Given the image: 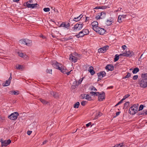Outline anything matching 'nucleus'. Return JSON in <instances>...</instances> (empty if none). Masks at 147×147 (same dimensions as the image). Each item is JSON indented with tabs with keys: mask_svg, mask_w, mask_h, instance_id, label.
Returning a JSON list of instances; mask_svg holds the SVG:
<instances>
[{
	"mask_svg": "<svg viewBox=\"0 0 147 147\" xmlns=\"http://www.w3.org/2000/svg\"><path fill=\"white\" fill-rule=\"evenodd\" d=\"M83 26V23L79 22L75 25L73 28L74 32H77L81 30Z\"/></svg>",
	"mask_w": 147,
	"mask_h": 147,
	"instance_id": "f257e3e1",
	"label": "nucleus"
},
{
	"mask_svg": "<svg viewBox=\"0 0 147 147\" xmlns=\"http://www.w3.org/2000/svg\"><path fill=\"white\" fill-rule=\"evenodd\" d=\"M138 107L136 105H134L133 106L131 107L129 110V112L131 115H134L136 112L137 111Z\"/></svg>",
	"mask_w": 147,
	"mask_h": 147,
	"instance_id": "f03ea898",
	"label": "nucleus"
},
{
	"mask_svg": "<svg viewBox=\"0 0 147 147\" xmlns=\"http://www.w3.org/2000/svg\"><path fill=\"white\" fill-rule=\"evenodd\" d=\"M138 84L141 88H145L147 87V80L146 79L143 78L139 81Z\"/></svg>",
	"mask_w": 147,
	"mask_h": 147,
	"instance_id": "7ed1b4c3",
	"label": "nucleus"
},
{
	"mask_svg": "<svg viewBox=\"0 0 147 147\" xmlns=\"http://www.w3.org/2000/svg\"><path fill=\"white\" fill-rule=\"evenodd\" d=\"M51 64L55 68L59 70H61V65L59 63L56 61H52L51 62Z\"/></svg>",
	"mask_w": 147,
	"mask_h": 147,
	"instance_id": "20e7f679",
	"label": "nucleus"
},
{
	"mask_svg": "<svg viewBox=\"0 0 147 147\" xmlns=\"http://www.w3.org/2000/svg\"><path fill=\"white\" fill-rule=\"evenodd\" d=\"M18 115V113L17 112H16L11 113L8 117L11 120H14L17 119Z\"/></svg>",
	"mask_w": 147,
	"mask_h": 147,
	"instance_id": "39448f33",
	"label": "nucleus"
},
{
	"mask_svg": "<svg viewBox=\"0 0 147 147\" xmlns=\"http://www.w3.org/2000/svg\"><path fill=\"white\" fill-rule=\"evenodd\" d=\"M134 55V53L133 51H125L124 53L120 54V55H123L127 57H131Z\"/></svg>",
	"mask_w": 147,
	"mask_h": 147,
	"instance_id": "423d86ee",
	"label": "nucleus"
},
{
	"mask_svg": "<svg viewBox=\"0 0 147 147\" xmlns=\"http://www.w3.org/2000/svg\"><path fill=\"white\" fill-rule=\"evenodd\" d=\"M98 100L99 101H101L105 99V93L103 91L100 93L98 94Z\"/></svg>",
	"mask_w": 147,
	"mask_h": 147,
	"instance_id": "0eeeda50",
	"label": "nucleus"
},
{
	"mask_svg": "<svg viewBox=\"0 0 147 147\" xmlns=\"http://www.w3.org/2000/svg\"><path fill=\"white\" fill-rule=\"evenodd\" d=\"M98 76V80L97 81H99L102 79V78L105 76L106 75V73L104 71H102L97 73Z\"/></svg>",
	"mask_w": 147,
	"mask_h": 147,
	"instance_id": "6e6552de",
	"label": "nucleus"
},
{
	"mask_svg": "<svg viewBox=\"0 0 147 147\" xmlns=\"http://www.w3.org/2000/svg\"><path fill=\"white\" fill-rule=\"evenodd\" d=\"M109 47L108 45L105 46L104 47L99 49L98 50V52L99 53H104L108 49Z\"/></svg>",
	"mask_w": 147,
	"mask_h": 147,
	"instance_id": "1a4fd4ad",
	"label": "nucleus"
},
{
	"mask_svg": "<svg viewBox=\"0 0 147 147\" xmlns=\"http://www.w3.org/2000/svg\"><path fill=\"white\" fill-rule=\"evenodd\" d=\"M96 30H95L94 31L100 34L103 35L105 32V30L104 29L99 27L96 28Z\"/></svg>",
	"mask_w": 147,
	"mask_h": 147,
	"instance_id": "9d476101",
	"label": "nucleus"
},
{
	"mask_svg": "<svg viewBox=\"0 0 147 147\" xmlns=\"http://www.w3.org/2000/svg\"><path fill=\"white\" fill-rule=\"evenodd\" d=\"M70 24L67 22H63L59 26V27H63L68 29L70 27Z\"/></svg>",
	"mask_w": 147,
	"mask_h": 147,
	"instance_id": "9b49d317",
	"label": "nucleus"
},
{
	"mask_svg": "<svg viewBox=\"0 0 147 147\" xmlns=\"http://www.w3.org/2000/svg\"><path fill=\"white\" fill-rule=\"evenodd\" d=\"M92 26V28L93 30H96V28H97L98 26V23L96 21H94L91 23Z\"/></svg>",
	"mask_w": 147,
	"mask_h": 147,
	"instance_id": "f8f14e48",
	"label": "nucleus"
},
{
	"mask_svg": "<svg viewBox=\"0 0 147 147\" xmlns=\"http://www.w3.org/2000/svg\"><path fill=\"white\" fill-rule=\"evenodd\" d=\"M11 142V141L9 139L7 140H4L3 142H2L1 146H6L9 144Z\"/></svg>",
	"mask_w": 147,
	"mask_h": 147,
	"instance_id": "ddd939ff",
	"label": "nucleus"
},
{
	"mask_svg": "<svg viewBox=\"0 0 147 147\" xmlns=\"http://www.w3.org/2000/svg\"><path fill=\"white\" fill-rule=\"evenodd\" d=\"M105 69L109 71H112L114 69V67L111 64L107 65L105 67Z\"/></svg>",
	"mask_w": 147,
	"mask_h": 147,
	"instance_id": "4468645a",
	"label": "nucleus"
},
{
	"mask_svg": "<svg viewBox=\"0 0 147 147\" xmlns=\"http://www.w3.org/2000/svg\"><path fill=\"white\" fill-rule=\"evenodd\" d=\"M50 94L53 96L54 98L57 99L59 98L58 93L56 92L51 91L50 92Z\"/></svg>",
	"mask_w": 147,
	"mask_h": 147,
	"instance_id": "2eb2a0df",
	"label": "nucleus"
},
{
	"mask_svg": "<svg viewBox=\"0 0 147 147\" xmlns=\"http://www.w3.org/2000/svg\"><path fill=\"white\" fill-rule=\"evenodd\" d=\"M69 59L72 62L76 63L77 61V58L76 57L73 56L72 54H71L70 55Z\"/></svg>",
	"mask_w": 147,
	"mask_h": 147,
	"instance_id": "dca6fc26",
	"label": "nucleus"
},
{
	"mask_svg": "<svg viewBox=\"0 0 147 147\" xmlns=\"http://www.w3.org/2000/svg\"><path fill=\"white\" fill-rule=\"evenodd\" d=\"M25 45L28 46H30L32 45V40L28 39H26Z\"/></svg>",
	"mask_w": 147,
	"mask_h": 147,
	"instance_id": "f3484780",
	"label": "nucleus"
},
{
	"mask_svg": "<svg viewBox=\"0 0 147 147\" xmlns=\"http://www.w3.org/2000/svg\"><path fill=\"white\" fill-rule=\"evenodd\" d=\"M88 71L92 75H93L95 74V71L94 70V68L92 66L89 67Z\"/></svg>",
	"mask_w": 147,
	"mask_h": 147,
	"instance_id": "a211bd4d",
	"label": "nucleus"
},
{
	"mask_svg": "<svg viewBox=\"0 0 147 147\" xmlns=\"http://www.w3.org/2000/svg\"><path fill=\"white\" fill-rule=\"evenodd\" d=\"M78 86V84H77V81H74L72 85L71 88L72 89H74Z\"/></svg>",
	"mask_w": 147,
	"mask_h": 147,
	"instance_id": "6ab92c4d",
	"label": "nucleus"
},
{
	"mask_svg": "<svg viewBox=\"0 0 147 147\" xmlns=\"http://www.w3.org/2000/svg\"><path fill=\"white\" fill-rule=\"evenodd\" d=\"M83 34L81 35V36H84L85 35H87L89 34V31L87 29H83Z\"/></svg>",
	"mask_w": 147,
	"mask_h": 147,
	"instance_id": "aec40b11",
	"label": "nucleus"
},
{
	"mask_svg": "<svg viewBox=\"0 0 147 147\" xmlns=\"http://www.w3.org/2000/svg\"><path fill=\"white\" fill-rule=\"evenodd\" d=\"M10 82V81H9L8 80H7L5 81V84H4V83H3V85L4 86H8L9 85Z\"/></svg>",
	"mask_w": 147,
	"mask_h": 147,
	"instance_id": "412c9836",
	"label": "nucleus"
},
{
	"mask_svg": "<svg viewBox=\"0 0 147 147\" xmlns=\"http://www.w3.org/2000/svg\"><path fill=\"white\" fill-rule=\"evenodd\" d=\"M16 67L17 69L19 70H22L24 68L23 66L20 65L16 66Z\"/></svg>",
	"mask_w": 147,
	"mask_h": 147,
	"instance_id": "4be33fe9",
	"label": "nucleus"
},
{
	"mask_svg": "<svg viewBox=\"0 0 147 147\" xmlns=\"http://www.w3.org/2000/svg\"><path fill=\"white\" fill-rule=\"evenodd\" d=\"M24 5L25 7H27L28 8H30L31 4L28 3V2H25L24 3Z\"/></svg>",
	"mask_w": 147,
	"mask_h": 147,
	"instance_id": "5701e85b",
	"label": "nucleus"
},
{
	"mask_svg": "<svg viewBox=\"0 0 147 147\" xmlns=\"http://www.w3.org/2000/svg\"><path fill=\"white\" fill-rule=\"evenodd\" d=\"M39 6V5L37 3L32 4H31V6L30 8H34L35 7H38Z\"/></svg>",
	"mask_w": 147,
	"mask_h": 147,
	"instance_id": "b1692460",
	"label": "nucleus"
},
{
	"mask_svg": "<svg viewBox=\"0 0 147 147\" xmlns=\"http://www.w3.org/2000/svg\"><path fill=\"white\" fill-rule=\"evenodd\" d=\"M119 56H120V55H118L117 54H116L115 55V58L114 59V62H116L119 60Z\"/></svg>",
	"mask_w": 147,
	"mask_h": 147,
	"instance_id": "393cba45",
	"label": "nucleus"
},
{
	"mask_svg": "<svg viewBox=\"0 0 147 147\" xmlns=\"http://www.w3.org/2000/svg\"><path fill=\"white\" fill-rule=\"evenodd\" d=\"M139 69L138 67H136L134 68L132 71V73L134 74H136L139 71Z\"/></svg>",
	"mask_w": 147,
	"mask_h": 147,
	"instance_id": "a878e982",
	"label": "nucleus"
},
{
	"mask_svg": "<svg viewBox=\"0 0 147 147\" xmlns=\"http://www.w3.org/2000/svg\"><path fill=\"white\" fill-rule=\"evenodd\" d=\"M61 71L64 74H66V72L68 71V70L66 69H64L63 68H62L61 67V70H59Z\"/></svg>",
	"mask_w": 147,
	"mask_h": 147,
	"instance_id": "bb28decb",
	"label": "nucleus"
},
{
	"mask_svg": "<svg viewBox=\"0 0 147 147\" xmlns=\"http://www.w3.org/2000/svg\"><path fill=\"white\" fill-rule=\"evenodd\" d=\"M80 103L78 102L75 104L74 105V107L75 108H78L80 105Z\"/></svg>",
	"mask_w": 147,
	"mask_h": 147,
	"instance_id": "cd10ccee",
	"label": "nucleus"
},
{
	"mask_svg": "<svg viewBox=\"0 0 147 147\" xmlns=\"http://www.w3.org/2000/svg\"><path fill=\"white\" fill-rule=\"evenodd\" d=\"M18 92L17 91V92H16L15 91H11L9 92V93L12 94H14L15 95H17L19 94Z\"/></svg>",
	"mask_w": 147,
	"mask_h": 147,
	"instance_id": "c85d7f7f",
	"label": "nucleus"
},
{
	"mask_svg": "<svg viewBox=\"0 0 147 147\" xmlns=\"http://www.w3.org/2000/svg\"><path fill=\"white\" fill-rule=\"evenodd\" d=\"M26 39H22L19 40V42L21 44L25 45Z\"/></svg>",
	"mask_w": 147,
	"mask_h": 147,
	"instance_id": "c756f323",
	"label": "nucleus"
},
{
	"mask_svg": "<svg viewBox=\"0 0 147 147\" xmlns=\"http://www.w3.org/2000/svg\"><path fill=\"white\" fill-rule=\"evenodd\" d=\"M99 93V92H90V94L92 95L98 96V94Z\"/></svg>",
	"mask_w": 147,
	"mask_h": 147,
	"instance_id": "7c9ffc66",
	"label": "nucleus"
},
{
	"mask_svg": "<svg viewBox=\"0 0 147 147\" xmlns=\"http://www.w3.org/2000/svg\"><path fill=\"white\" fill-rule=\"evenodd\" d=\"M102 19L105 17L106 13L104 12H102L100 13Z\"/></svg>",
	"mask_w": 147,
	"mask_h": 147,
	"instance_id": "2f4dec72",
	"label": "nucleus"
},
{
	"mask_svg": "<svg viewBox=\"0 0 147 147\" xmlns=\"http://www.w3.org/2000/svg\"><path fill=\"white\" fill-rule=\"evenodd\" d=\"M39 100L43 104H46L48 103V102L45 100L41 98H39Z\"/></svg>",
	"mask_w": 147,
	"mask_h": 147,
	"instance_id": "473e14b6",
	"label": "nucleus"
},
{
	"mask_svg": "<svg viewBox=\"0 0 147 147\" xmlns=\"http://www.w3.org/2000/svg\"><path fill=\"white\" fill-rule=\"evenodd\" d=\"M129 101L127 102H125L124 104V107L123 109L126 108L129 105Z\"/></svg>",
	"mask_w": 147,
	"mask_h": 147,
	"instance_id": "72a5a7b5",
	"label": "nucleus"
},
{
	"mask_svg": "<svg viewBox=\"0 0 147 147\" xmlns=\"http://www.w3.org/2000/svg\"><path fill=\"white\" fill-rule=\"evenodd\" d=\"M86 99L89 101H90L92 100L91 97L89 96L88 94H86Z\"/></svg>",
	"mask_w": 147,
	"mask_h": 147,
	"instance_id": "f704fd0d",
	"label": "nucleus"
},
{
	"mask_svg": "<svg viewBox=\"0 0 147 147\" xmlns=\"http://www.w3.org/2000/svg\"><path fill=\"white\" fill-rule=\"evenodd\" d=\"M122 16H121V15H119L118 17V21L119 23L121 22H122Z\"/></svg>",
	"mask_w": 147,
	"mask_h": 147,
	"instance_id": "c9c22d12",
	"label": "nucleus"
},
{
	"mask_svg": "<svg viewBox=\"0 0 147 147\" xmlns=\"http://www.w3.org/2000/svg\"><path fill=\"white\" fill-rule=\"evenodd\" d=\"M142 77L143 78L146 79L147 80V73L142 74Z\"/></svg>",
	"mask_w": 147,
	"mask_h": 147,
	"instance_id": "e433bc0d",
	"label": "nucleus"
},
{
	"mask_svg": "<svg viewBox=\"0 0 147 147\" xmlns=\"http://www.w3.org/2000/svg\"><path fill=\"white\" fill-rule=\"evenodd\" d=\"M18 55L20 57L23 58H24L25 55H24V54L23 53L18 52Z\"/></svg>",
	"mask_w": 147,
	"mask_h": 147,
	"instance_id": "4c0bfd02",
	"label": "nucleus"
},
{
	"mask_svg": "<svg viewBox=\"0 0 147 147\" xmlns=\"http://www.w3.org/2000/svg\"><path fill=\"white\" fill-rule=\"evenodd\" d=\"M112 21H111L109 20H107V21L106 24L107 26H109L112 24Z\"/></svg>",
	"mask_w": 147,
	"mask_h": 147,
	"instance_id": "58836bf2",
	"label": "nucleus"
},
{
	"mask_svg": "<svg viewBox=\"0 0 147 147\" xmlns=\"http://www.w3.org/2000/svg\"><path fill=\"white\" fill-rule=\"evenodd\" d=\"M131 76V74L129 73L128 72L127 73V74L125 76V77H124L123 78V79H125L126 78H128L129 77H130Z\"/></svg>",
	"mask_w": 147,
	"mask_h": 147,
	"instance_id": "ea45409f",
	"label": "nucleus"
},
{
	"mask_svg": "<svg viewBox=\"0 0 147 147\" xmlns=\"http://www.w3.org/2000/svg\"><path fill=\"white\" fill-rule=\"evenodd\" d=\"M123 146V143H120L115 145L114 147H121Z\"/></svg>",
	"mask_w": 147,
	"mask_h": 147,
	"instance_id": "a19ab883",
	"label": "nucleus"
},
{
	"mask_svg": "<svg viewBox=\"0 0 147 147\" xmlns=\"http://www.w3.org/2000/svg\"><path fill=\"white\" fill-rule=\"evenodd\" d=\"M130 96V94H127L125 95L124 96L123 98H122V99L123 100H124L125 99H126L129 96Z\"/></svg>",
	"mask_w": 147,
	"mask_h": 147,
	"instance_id": "79ce46f5",
	"label": "nucleus"
},
{
	"mask_svg": "<svg viewBox=\"0 0 147 147\" xmlns=\"http://www.w3.org/2000/svg\"><path fill=\"white\" fill-rule=\"evenodd\" d=\"M98 16L95 17V18L96 20L102 19L100 13H98Z\"/></svg>",
	"mask_w": 147,
	"mask_h": 147,
	"instance_id": "37998d69",
	"label": "nucleus"
},
{
	"mask_svg": "<svg viewBox=\"0 0 147 147\" xmlns=\"http://www.w3.org/2000/svg\"><path fill=\"white\" fill-rule=\"evenodd\" d=\"M50 8L49 7L45 8L43 9V10L44 11L47 12L50 11Z\"/></svg>",
	"mask_w": 147,
	"mask_h": 147,
	"instance_id": "c03bdc74",
	"label": "nucleus"
},
{
	"mask_svg": "<svg viewBox=\"0 0 147 147\" xmlns=\"http://www.w3.org/2000/svg\"><path fill=\"white\" fill-rule=\"evenodd\" d=\"M80 19V18H78V17L74 18L73 21L75 22H78L79 21Z\"/></svg>",
	"mask_w": 147,
	"mask_h": 147,
	"instance_id": "a18cd8bd",
	"label": "nucleus"
},
{
	"mask_svg": "<svg viewBox=\"0 0 147 147\" xmlns=\"http://www.w3.org/2000/svg\"><path fill=\"white\" fill-rule=\"evenodd\" d=\"M144 105H140L138 111H140L143 110L144 108Z\"/></svg>",
	"mask_w": 147,
	"mask_h": 147,
	"instance_id": "49530a36",
	"label": "nucleus"
},
{
	"mask_svg": "<svg viewBox=\"0 0 147 147\" xmlns=\"http://www.w3.org/2000/svg\"><path fill=\"white\" fill-rule=\"evenodd\" d=\"M52 69H47L46 70V72L47 73L52 74Z\"/></svg>",
	"mask_w": 147,
	"mask_h": 147,
	"instance_id": "de8ad7c7",
	"label": "nucleus"
},
{
	"mask_svg": "<svg viewBox=\"0 0 147 147\" xmlns=\"http://www.w3.org/2000/svg\"><path fill=\"white\" fill-rule=\"evenodd\" d=\"M83 78H82V79H80L78 81V82H77V84H78V85L80 84L82 82Z\"/></svg>",
	"mask_w": 147,
	"mask_h": 147,
	"instance_id": "09e8293b",
	"label": "nucleus"
},
{
	"mask_svg": "<svg viewBox=\"0 0 147 147\" xmlns=\"http://www.w3.org/2000/svg\"><path fill=\"white\" fill-rule=\"evenodd\" d=\"M123 100L122 99L121 100H120L115 105V106H117V105H119L121 103H122L123 101Z\"/></svg>",
	"mask_w": 147,
	"mask_h": 147,
	"instance_id": "8fccbe9b",
	"label": "nucleus"
},
{
	"mask_svg": "<svg viewBox=\"0 0 147 147\" xmlns=\"http://www.w3.org/2000/svg\"><path fill=\"white\" fill-rule=\"evenodd\" d=\"M144 110L140 112L138 114L139 115H144Z\"/></svg>",
	"mask_w": 147,
	"mask_h": 147,
	"instance_id": "3c124183",
	"label": "nucleus"
},
{
	"mask_svg": "<svg viewBox=\"0 0 147 147\" xmlns=\"http://www.w3.org/2000/svg\"><path fill=\"white\" fill-rule=\"evenodd\" d=\"M86 101H83L81 102V105L83 106H84L86 104Z\"/></svg>",
	"mask_w": 147,
	"mask_h": 147,
	"instance_id": "603ef678",
	"label": "nucleus"
},
{
	"mask_svg": "<svg viewBox=\"0 0 147 147\" xmlns=\"http://www.w3.org/2000/svg\"><path fill=\"white\" fill-rule=\"evenodd\" d=\"M86 94H82L81 95V96L82 97V99H86Z\"/></svg>",
	"mask_w": 147,
	"mask_h": 147,
	"instance_id": "864d4df0",
	"label": "nucleus"
},
{
	"mask_svg": "<svg viewBox=\"0 0 147 147\" xmlns=\"http://www.w3.org/2000/svg\"><path fill=\"white\" fill-rule=\"evenodd\" d=\"M138 77V75H135L133 77V79L134 80H136Z\"/></svg>",
	"mask_w": 147,
	"mask_h": 147,
	"instance_id": "5fc2aeb1",
	"label": "nucleus"
},
{
	"mask_svg": "<svg viewBox=\"0 0 147 147\" xmlns=\"http://www.w3.org/2000/svg\"><path fill=\"white\" fill-rule=\"evenodd\" d=\"M91 90H94V91L96 92L97 91V90L96 89L94 86H92L91 88Z\"/></svg>",
	"mask_w": 147,
	"mask_h": 147,
	"instance_id": "6e6d98bb",
	"label": "nucleus"
},
{
	"mask_svg": "<svg viewBox=\"0 0 147 147\" xmlns=\"http://www.w3.org/2000/svg\"><path fill=\"white\" fill-rule=\"evenodd\" d=\"M32 132V131L28 130V131H27V133L28 135H30L31 134Z\"/></svg>",
	"mask_w": 147,
	"mask_h": 147,
	"instance_id": "4d7b16f0",
	"label": "nucleus"
},
{
	"mask_svg": "<svg viewBox=\"0 0 147 147\" xmlns=\"http://www.w3.org/2000/svg\"><path fill=\"white\" fill-rule=\"evenodd\" d=\"M102 115V113H100V112H99L98 113H97L96 114V115L97 117H98V116H100Z\"/></svg>",
	"mask_w": 147,
	"mask_h": 147,
	"instance_id": "13d9d810",
	"label": "nucleus"
},
{
	"mask_svg": "<svg viewBox=\"0 0 147 147\" xmlns=\"http://www.w3.org/2000/svg\"><path fill=\"white\" fill-rule=\"evenodd\" d=\"M120 113H121V112H120V111H119V112H117L116 113V115L115 116H114V117H117L118 115H119V114H120Z\"/></svg>",
	"mask_w": 147,
	"mask_h": 147,
	"instance_id": "bf43d9fd",
	"label": "nucleus"
},
{
	"mask_svg": "<svg viewBox=\"0 0 147 147\" xmlns=\"http://www.w3.org/2000/svg\"><path fill=\"white\" fill-rule=\"evenodd\" d=\"M72 38V36H70L68 38H65V39H66V40H70Z\"/></svg>",
	"mask_w": 147,
	"mask_h": 147,
	"instance_id": "052dcab7",
	"label": "nucleus"
},
{
	"mask_svg": "<svg viewBox=\"0 0 147 147\" xmlns=\"http://www.w3.org/2000/svg\"><path fill=\"white\" fill-rule=\"evenodd\" d=\"M81 35H80V34H77L75 36H76V37H77V38H79L80 37H82V36H81Z\"/></svg>",
	"mask_w": 147,
	"mask_h": 147,
	"instance_id": "680f3d73",
	"label": "nucleus"
},
{
	"mask_svg": "<svg viewBox=\"0 0 147 147\" xmlns=\"http://www.w3.org/2000/svg\"><path fill=\"white\" fill-rule=\"evenodd\" d=\"M100 9H105L106 8H107V7L106 6H102V7L100 6Z\"/></svg>",
	"mask_w": 147,
	"mask_h": 147,
	"instance_id": "e2e57ef3",
	"label": "nucleus"
},
{
	"mask_svg": "<svg viewBox=\"0 0 147 147\" xmlns=\"http://www.w3.org/2000/svg\"><path fill=\"white\" fill-rule=\"evenodd\" d=\"M122 48L124 50L126 48V46L125 45H123L122 46Z\"/></svg>",
	"mask_w": 147,
	"mask_h": 147,
	"instance_id": "0e129e2a",
	"label": "nucleus"
},
{
	"mask_svg": "<svg viewBox=\"0 0 147 147\" xmlns=\"http://www.w3.org/2000/svg\"><path fill=\"white\" fill-rule=\"evenodd\" d=\"M91 122H90V123H88L86 125V126L87 127H88L90 125H91Z\"/></svg>",
	"mask_w": 147,
	"mask_h": 147,
	"instance_id": "69168bd1",
	"label": "nucleus"
},
{
	"mask_svg": "<svg viewBox=\"0 0 147 147\" xmlns=\"http://www.w3.org/2000/svg\"><path fill=\"white\" fill-rule=\"evenodd\" d=\"M122 16V19H124L126 17V15H123L122 16Z\"/></svg>",
	"mask_w": 147,
	"mask_h": 147,
	"instance_id": "338daca9",
	"label": "nucleus"
},
{
	"mask_svg": "<svg viewBox=\"0 0 147 147\" xmlns=\"http://www.w3.org/2000/svg\"><path fill=\"white\" fill-rule=\"evenodd\" d=\"M48 142V141L47 140H45L44 141H43L42 142V144H46L47 142Z\"/></svg>",
	"mask_w": 147,
	"mask_h": 147,
	"instance_id": "774afa93",
	"label": "nucleus"
}]
</instances>
